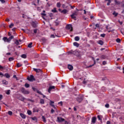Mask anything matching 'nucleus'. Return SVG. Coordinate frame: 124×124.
<instances>
[{"mask_svg": "<svg viewBox=\"0 0 124 124\" xmlns=\"http://www.w3.org/2000/svg\"><path fill=\"white\" fill-rule=\"evenodd\" d=\"M52 12L56 13V12H57V9L56 8H54L53 10H52Z\"/></svg>", "mask_w": 124, "mask_h": 124, "instance_id": "7c9ffc66", "label": "nucleus"}, {"mask_svg": "<svg viewBox=\"0 0 124 124\" xmlns=\"http://www.w3.org/2000/svg\"><path fill=\"white\" fill-rule=\"evenodd\" d=\"M83 84H87V81L84 80V81H83Z\"/></svg>", "mask_w": 124, "mask_h": 124, "instance_id": "0e129e2a", "label": "nucleus"}, {"mask_svg": "<svg viewBox=\"0 0 124 124\" xmlns=\"http://www.w3.org/2000/svg\"><path fill=\"white\" fill-rule=\"evenodd\" d=\"M33 26L34 27V28H35V27H36V24H35L34 23H33Z\"/></svg>", "mask_w": 124, "mask_h": 124, "instance_id": "e2e57ef3", "label": "nucleus"}, {"mask_svg": "<svg viewBox=\"0 0 124 124\" xmlns=\"http://www.w3.org/2000/svg\"><path fill=\"white\" fill-rule=\"evenodd\" d=\"M59 104H61V105L62 106V102H59Z\"/></svg>", "mask_w": 124, "mask_h": 124, "instance_id": "338daca9", "label": "nucleus"}, {"mask_svg": "<svg viewBox=\"0 0 124 124\" xmlns=\"http://www.w3.org/2000/svg\"><path fill=\"white\" fill-rule=\"evenodd\" d=\"M20 116L21 117V118H22V119H26V117H27L26 115L23 113H20Z\"/></svg>", "mask_w": 124, "mask_h": 124, "instance_id": "2eb2a0df", "label": "nucleus"}, {"mask_svg": "<svg viewBox=\"0 0 124 124\" xmlns=\"http://www.w3.org/2000/svg\"><path fill=\"white\" fill-rule=\"evenodd\" d=\"M0 1H1L2 3H4V2H5V1L4 0H0Z\"/></svg>", "mask_w": 124, "mask_h": 124, "instance_id": "4d7b16f0", "label": "nucleus"}, {"mask_svg": "<svg viewBox=\"0 0 124 124\" xmlns=\"http://www.w3.org/2000/svg\"><path fill=\"white\" fill-rule=\"evenodd\" d=\"M68 68L69 70H73V66L72 65L69 64L68 65Z\"/></svg>", "mask_w": 124, "mask_h": 124, "instance_id": "4468645a", "label": "nucleus"}, {"mask_svg": "<svg viewBox=\"0 0 124 124\" xmlns=\"http://www.w3.org/2000/svg\"><path fill=\"white\" fill-rule=\"evenodd\" d=\"M62 7L63 8H66L67 7H65V5L62 4Z\"/></svg>", "mask_w": 124, "mask_h": 124, "instance_id": "8fccbe9b", "label": "nucleus"}, {"mask_svg": "<svg viewBox=\"0 0 124 124\" xmlns=\"http://www.w3.org/2000/svg\"><path fill=\"white\" fill-rule=\"evenodd\" d=\"M115 5H120L121 4V1H118L117 0H114Z\"/></svg>", "mask_w": 124, "mask_h": 124, "instance_id": "9b49d317", "label": "nucleus"}, {"mask_svg": "<svg viewBox=\"0 0 124 124\" xmlns=\"http://www.w3.org/2000/svg\"><path fill=\"white\" fill-rule=\"evenodd\" d=\"M3 76H5V77L7 78H10V76L8 73L5 74Z\"/></svg>", "mask_w": 124, "mask_h": 124, "instance_id": "412c9836", "label": "nucleus"}, {"mask_svg": "<svg viewBox=\"0 0 124 124\" xmlns=\"http://www.w3.org/2000/svg\"><path fill=\"white\" fill-rule=\"evenodd\" d=\"M94 63L92 65H90L89 66L87 67V68H89L90 67H92V66H93L94 64H95V60H94V58L93 57H92Z\"/></svg>", "mask_w": 124, "mask_h": 124, "instance_id": "ddd939ff", "label": "nucleus"}, {"mask_svg": "<svg viewBox=\"0 0 124 124\" xmlns=\"http://www.w3.org/2000/svg\"><path fill=\"white\" fill-rule=\"evenodd\" d=\"M118 13H116V11H114L113 13H112V15H114L115 17H117L118 15Z\"/></svg>", "mask_w": 124, "mask_h": 124, "instance_id": "6ab92c4d", "label": "nucleus"}, {"mask_svg": "<svg viewBox=\"0 0 124 124\" xmlns=\"http://www.w3.org/2000/svg\"><path fill=\"white\" fill-rule=\"evenodd\" d=\"M57 7H61V3L60 2H58L57 4Z\"/></svg>", "mask_w": 124, "mask_h": 124, "instance_id": "58836bf2", "label": "nucleus"}, {"mask_svg": "<svg viewBox=\"0 0 124 124\" xmlns=\"http://www.w3.org/2000/svg\"><path fill=\"white\" fill-rule=\"evenodd\" d=\"M40 103H41V104H44V99H41L40 100Z\"/></svg>", "mask_w": 124, "mask_h": 124, "instance_id": "2f4dec72", "label": "nucleus"}, {"mask_svg": "<svg viewBox=\"0 0 124 124\" xmlns=\"http://www.w3.org/2000/svg\"><path fill=\"white\" fill-rule=\"evenodd\" d=\"M21 58H23V59H26L27 58V55L26 54H22L21 56Z\"/></svg>", "mask_w": 124, "mask_h": 124, "instance_id": "a878e982", "label": "nucleus"}, {"mask_svg": "<svg viewBox=\"0 0 124 124\" xmlns=\"http://www.w3.org/2000/svg\"><path fill=\"white\" fill-rule=\"evenodd\" d=\"M15 44H16V45H18L19 44V41H18V40H16Z\"/></svg>", "mask_w": 124, "mask_h": 124, "instance_id": "4c0bfd02", "label": "nucleus"}, {"mask_svg": "<svg viewBox=\"0 0 124 124\" xmlns=\"http://www.w3.org/2000/svg\"><path fill=\"white\" fill-rule=\"evenodd\" d=\"M100 58L101 59H103V60H105V59H106V56H105V55H101Z\"/></svg>", "mask_w": 124, "mask_h": 124, "instance_id": "c756f323", "label": "nucleus"}, {"mask_svg": "<svg viewBox=\"0 0 124 124\" xmlns=\"http://www.w3.org/2000/svg\"><path fill=\"white\" fill-rule=\"evenodd\" d=\"M55 26H59L60 25V22H55Z\"/></svg>", "mask_w": 124, "mask_h": 124, "instance_id": "c03bdc74", "label": "nucleus"}, {"mask_svg": "<svg viewBox=\"0 0 124 124\" xmlns=\"http://www.w3.org/2000/svg\"><path fill=\"white\" fill-rule=\"evenodd\" d=\"M3 40L4 41V42H10V39L7 38L6 37H3Z\"/></svg>", "mask_w": 124, "mask_h": 124, "instance_id": "6e6552de", "label": "nucleus"}, {"mask_svg": "<svg viewBox=\"0 0 124 124\" xmlns=\"http://www.w3.org/2000/svg\"><path fill=\"white\" fill-rule=\"evenodd\" d=\"M41 41H42L43 43H46V41H47V39H45V38H43L41 39Z\"/></svg>", "mask_w": 124, "mask_h": 124, "instance_id": "a211bd4d", "label": "nucleus"}, {"mask_svg": "<svg viewBox=\"0 0 124 124\" xmlns=\"http://www.w3.org/2000/svg\"><path fill=\"white\" fill-rule=\"evenodd\" d=\"M8 114L9 115V116H12V115H13V112H12L11 111H9L8 112Z\"/></svg>", "mask_w": 124, "mask_h": 124, "instance_id": "c85d7f7f", "label": "nucleus"}, {"mask_svg": "<svg viewBox=\"0 0 124 124\" xmlns=\"http://www.w3.org/2000/svg\"><path fill=\"white\" fill-rule=\"evenodd\" d=\"M67 12H68V10H67L66 9H64L62 11H61V13H63V14H66Z\"/></svg>", "mask_w": 124, "mask_h": 124, "instance_id": "dca6fc26", "label": "nucleus"}, {"mask_svg": "<svg viewBox=\"0 0 124 124\" xmlns=\"http://www.w3.org/2000/svg\"><path fill=\"white\" fill-rule=\"evenodd\" d=\"M14 60V58H13V57H11L9 58V62H12V61Z\"/></svg>", "mask_w": 124, "mask_h": 124, "instance_id": "c9c22d12", "label": "nucleus"}, {"mask_svg": "<svg viewBox=\"0 0 124 124\" xmlns=\"http://www.w3.org/2000/svg\"><path fill=\"white\" fill-rule=\"evenodd\" d=\"M110 3H111V2L108 1V2L107 3V5H110Z\"/></svg>", "mask_w": 124, "mask_h": 124, "instance_id": "69168bd1", "label": "nucleus"}, {"mask_svg": "<svg viewBox=\"0 0 124 124\" xmlns=\"http://www.w3.org/2000/svg\"><path fill=\"white\" fill-rule=\"evenodd\" d=\"M28 101H31V102H34V101H33V100H31V99H28Z\"/></svg>", "mask_w": 124, "mask_h": 124, "instance_id": "09e8293b", "label": "nucleus"}, {"mask_svg": "<svg viewBox=\"0 0 124 124\" xmlns=\"http://www.w3.org/2000/svg\"><path fill=\"white\" fill-rule=\"evenodd\" d=\"M77 15H78V13L75 11L71 15V17L72 18V19L76 20V16H77Z\"/></svg>", "mask_w": 124, "mask_h": 124, "instance_id": "7ed1b4c3", "label": "nucleus"}, {"mask_svg": "<svg viewBox=\"0 0 124 124\" xmlns=\"http://www.w3.org/2000/svg\"><path fill=\"white\" fill-rule=\"evenodd\" d=\"M50 37L51 38H55V35H51Z\"/></svg>", "mask_w": 124, "mask_h": 124, "instance_id": "6e6d98bb", "label": "nucleus"}, {"mask_svg": "<svg viewBox=\"0 0 124 124\" xmlns=\"http://www.w3.org/2000/svg\"><path fill=\"white\" fill-rule=\"evenodd\" d=\"M21 91L24 94H29L30 91L26 90L24 87L21 88Z\"/></svg>", "mask_w": 124, "mask_h": 124, "instance_id": "f257e3e1", "label": "nucleus"}, {"mask_svg": "<svg viewBox=\"0 0 124 124\" xmlns=\"http://www.w3.org/2000/svg\"><path fill=\"white\" fill-rule=\"evenodd\" d=\"M95 27H96V28H99V24H96L95 25Z\"/></svg>", "mask_w": 124, "mask_h": 124, "instance_id": "864d4df0", "label": "nucleus"}, {"mask_svg": "<svg viewBox=\"0 0 124 124\" xmlns=\"http://www.w3.org/2000/svg\"><path fill=\"white\" fill-rule=\"evenodd\" d=\"M6 94H10V90H8L7 91V92H6Z\"/></svg>", "mask_w": 124, "mask_h": 124, "instance_id": "ea45409f", "label": "nucleus"}, {"mask_svg": "<svg viewBox=\"0 0 124 124\" xmlns=\"http://www.w3.org/2000/svg\"><path fill=\"white\" fill-rule=\"evenodd\" d=\"M105 106V107H106V108H109V104H106Z\"/></svg>", "mask_w": 124, "mask_h": 124, "instance_id": "a18cd8bd", "label": "nucleus"}, {"mask_svg": "<svg viewBox=\"0 0 124 124\" xmlns=\"http://www.w3.org/2000/svg\"><path fill=\"white\" fill-rule=\"evenodd\" d=\"M106 35V34L105 33H103V34H101L100 35V36H101V37H105Z\"/></svg>", "mask_w": 124, "mask_h": 124, "instance_id": "a19ab883", "label": "nucleus"}, {"mask_svg": "<svg viewBox=\"0 0 124 124\" xmlns=\"http://www.w3.org/2000/svg\"><path fill=\"white\" fill-rule=\"evenodd\" d=\"M95 122H96V117H93L92 119V123L95 124Z\"/></svg>", "mask_w": 124, "mask_h": 124, "instance_id": "9d476101", "label": "nucleus"}, {"mask_svg": "<svg viewBox=\"0 0 124 124\" xmlns=\"http://www.w3.org/2000/svg\"><path fill=\"white\" fill-rule=\"evenodd\" d=\"M107 124H111V123H110L109 121H107Z\"/></svg>", "mask_w": 124, "mask_h": 124, "instance_id": "774afa93", "label": "nucleus"}, {"mask_svg": "<svg viewBox=\"0 0 124 124\" xmlns=\"http://www.w3.org/2000/svg\"><path fill=\"white\" fill-rule=\"evenodd\" d=\"M33 69L34 71H35V72H37V73L41 72V70L40 69L33 68Z\"/></svg>", "mask_w": 124, "mask_h": 124, "instance_id": "f8f14e48", "label": "nucleus"}, {"mask_svg": "<svg viewBox=\"0 0 124 124\" xmlns=\"http://www.w3.org/2000/svg\"><path fill=\"white\" fill-rule=\"evenodd\" d=\"M27 80L32 82V81H35V78H34V77L33 75H30V77L27 78Z\"/></svg>", "mask_w": 124, "mask_h": 124, "instance_id": "20e7f679", "label": "nucleus"}, {"mask_svg": "<svg viewBox=\"0 0 124 124\" xmlns=\"http://www.w3.org/2000/svg\"><path fill=\"white\" fill-rule=\"evenodd\" d=\"M97 118L98 119V120H99V121H100V120H101V119H100V116H99V115H98V116H97Z\"/></svg>", "mask_w": 124, "mask_h": 124, "instance_id": "13d9d810", "label": "nucleus"}, {"mask_svg": "<svg viewBox=\"0 0 124 124\" xmlns=\"http://www.w3.org/2000/svg\"><path fill=\"white\" fill-rule=\"evenodd\" d=\"M2 99V95H0V100H1Z\"/></svg>", "mask_w": 124, "mask_h": 124, "instance_id": "052dcab7", "label": "nucleus"}, {"mask_svg": "<svg viewBox=\"0 0 124 124\" xmlns=\"http://www.w3.org/2000/svg\"><path fill=\"white\" fill-rule=\"evenodd\" d=\"M31 120H32V121H35V122H37V118H36V117H31Z\"/></svg>", "mask_w": 124, "mask_h": 124, "instance_id": "b1692460", "label": "nucleus"}, {"mask_svg": "<svg viewBox=\"0 0 124 124\" xmlns=\"http://www.w3.org/2000/svg\"><path fill=\"white\" fill-rule=\"evenodd\" d=\"M37 93H39V94H41L42 95H43V94H42V93H41V92L40 91H38L37 92Z\"/></svg>", "mask_w": 124, "mask_h": 124, "instance_id": "de8ad7c7", "label": "nucleus"}, {"mask_svg": "<svg viewBox=\"0 0 124 124\" xmlns=\"http://www.w3.org/2000/svg\"><path fill=\"white\" fill-rule=\"evenodd\" d=\"M64 121H65L64 119H63L61 117H57V122L58 123H62V122H64Z\"/></svg>", "mask_w": 124, "mask_h": 124, "instance_id": "423d86ee", "label": "nucleus"}, {"mask_svg": "<svg viewBox=\"0 0 124 124\" xmlns=\"http://www.w3.org/2000/svg\"><path fill=\"white\" fill-rule=\"evenodd\" d=\"M116 42H117V43H120V42H121V39L119 38H117L116 40Z\"/></svg>", "mask_w": 124, "mask_h": 124, "instance_id": "f704fd0d", "label": "nucleus"}, {"mask_svg": "<svg viewBox=\"0 0 124 124\" xmlns=\"http://www.w3.org/2000/svg\"><path fill=\"white\" fill-rule=\"evenodd\" d=\"M54 101H52L51 100H50V105H51L52 107H53V108H55V106L53 104H54Z\"/></svg>", "mask_w": 124, "mask_h": 124, "instance_id": "4be33fe9", "label": "nucleus"}, {"mask_svg": "<svg viewBox=\"0 0 124 124\" xmlns=\"http://www.w3.org/2000/svg\"><path fill=\"white\" fill-rule=\"evenodd\" d=\"M77 101L79 102V103L81 102L82 100H83V96H79L77 98Z\"/></svg>", "mask_w": 124, "mask_h": 124, "instance_id": "0eeeda50", "label": "nucleus"}, {"mask_svg": "<svg viewBox=\"0 0 124 124\" xmlns=\"http://www.w3.org/2000/svg\"><path fill=\"white\" fill-rule=\"evenodd\" d=\"M32 43L31 42V43H30L28 45V47L29 48H31V47H32Z\"/></svg>", "mask_w": 124, "mask_h": 124, "instance_id": "cd10ccee", "label": "nucleus"}, {"mask_svg": "<svg viewBox=\"0 0 124 124\" xmlns=\"http://www.w3.org/2000/svg\"><path fill=\"white\" fill-rule=\"evenodd\" d=\"M12 27H14V24H13V23H12V24H11V25H9V28L10 29H12Z\"/></svg>", "mask_w": 124, "mask_h": 124, "instance_id": "e433bc0d", "label": "nucleus"}, {"mask_svg": "<svg viewBox=\"0 0 124 124\" xmlns=\"http://www.w3.org/2000/svg\"><path fill=\"white\" fill-rule=\"evenodd\" d=\"M25 87L26 88H30V84H29L28 83H25Z\"/></svg>", "mask_w": 124, "mask_h": 124, "instance_id": "72a5a7b5", "label": "nucleus"}, {"mask_svg": "<svg viewBox=\"0 0 124 124\" xmlns=\"http://www.w3.org/2000/svg\"><path fill=\"white\" fill-rule=\"evenodd\" d=\"M107 63V62H105V61L103 62V64L104 65H105V64H106Z\"/></svg>", "mask_w": 124, "mask_h": 124, "instance_id": "5fc2aeb1", "label": "nucleus"}, {"mask_svg": "<svg viewBox=\"0 0 124 124\" xmlns=\"http://www.w3.org/2000/svg\"><path fill=\"white\" fill-rule=\"evenodd\" d=\"M16 97L17 99H19V100H21V101H24L25 100V98L21 95H16Z\"/></svg>", "mask_w": 124, "mask_h": 124, "instance_id": "f03ea898", "label": "nucleus"}, {"mask_svg": "<svg viewBox=\"0 0 124 124\" xmlns=\"http://www.w3.org/2000/svg\"><path fill=\"white\" fill-rule=\"evenodd\" d=\"M42 119L43 120V121L44 122V123H46V118L44 116H42Z\"/></svg>", "mask_w": 124, "mask_h": 124, "instance_id": "bb28decb", "label": "nucleus"}, {"mask_svg": "<svg viewBox=\"0 0 124 124\" xmlns=\"http://www.w3.org/2000/svg\"><path fill=\"white\" fill-rule=\"evenodd\" d=\"M75 40L76 41H79L80 40V37L79 36H76L75 37Z\"/></svg>", "mask_w": 124, "mask_h": 124, "instance_id": "aec40b11", "label": "nucleus"}, {"mask_svg": "<svg viewBox=\"0 0 124 124\" xmlns=\"http://www.w3.org/2000/svg\"><path fill=\"white\" fill-rule=\"evenodd\" d=\"M22 64H20V63H17V67H21V66H22Z\"/></svg>", "mask_w": 124, "mask_h": 124, "instance_id": "473e14b6", "label": "nucleus"}, {"mask_svg": "<svg viewBox=\"0 0 124 124\" xmlns=\"http://www.w3.org/2000/svg\"><path fill=\"white\" fill-rule=\"evenodd\" d=\"M55 89V86H50L49 87L48 90V92L50 93H51V91H52V90Z\"/></svg>", "mask_w": 124, "mask_h": 124, "instance_id": "1a4fd4ad", "label": "nucleus"}, {"mask_svg": "<svg viewBox=\"0 0 124 124\" xmlns=\"http://www.w3.org/2000/svg\"><path fill=\"white\" fill-rule=\"evenodd\" d=\"M13 78H15V79H16L17 80H18V78L16 76V75H14Z\"/></svg>", "mask_w": 124, "mask_h": 124, "instance_id": "49530a36", "label": "nucleus"}, {"mask_svg": "<svg viewBox=\"0 0 124 124\" xmlns=\"http://www.w3.org/2000/svg\"><path fill=\"white\" fill-rule=\"evenodd\" d=\"M8 35H9V36H10L11 35V33H10V32H9L8 33Z\"/></svg>", "mask_w": 124, "mask_h": 124, "instance_id": "680f3d73", "label": "nucleus"}, {"mask_svg": "<svg viewBox=\"0 0 124 124\" xmlns=\"http://www.w3.org/2000/svg\"><path fill=\"white\" fill-rule=\"evenodd\" d=\"M55 112V110L53 109H51V113L53 114Z\"/></svg>", "mask_w": 124, "mask_h": 124, "instance_id": "603ef678", "label": "nucleus"}, {"mask_svg": "<svg viewBox=\"0 0 124 124\" xmlns=\"http://www.w3.org/2000/svg\"><path fill=\"white\" fill-rule=\"evenodd\" d=\"M97 43L98 44H100V45H103L104 43L103 42V41H102V40H99L98 41Z\"/></svg>", "mask_w": 124, "mask_h": 124, "instance_id": "f3484780", "label": "nucleus"}, {"mask_svg": "<svg viewBox=\"0 0 124 124\" xmlns=\"http://www.w3.org/2000/svg\"><path fill=\"white\" fill-rule=\"evenodd\" d=\"M27 113H28V115H31V110H28Z\"/></svg>", "mask_w": 124, "mask_h": 124, "instance_id": "79ce46f5", "label": "nucleus"}, {"mask_svg": "<svg viewBox=\"0 0 124 124\" xmlns=\"http://www.w3.org/2000/svg\"><path fill=\"white\" fill-rule=\"evenodd\" d=\"M13 38H14V36H11L9 38V39H10V41H11V39H13Z\"/></svg>", "mask_w": 124, "mask_h": 124, "instance_id": "37998d69", "label": "nucleus"}, {"mask_svg": "<svg viewBox=\"0 0 124 124\" xmlns=\"http://www.w3.org/2000/svg\"><path fill=\"white\" fill-rule=\"evenodd\" d=\"M66 29L67 30H70V31H73L72 28V25L71 24H67L66 25Z\"/></svg>", "mask_w": 124, "mask_h": 124, "instance_id": "39448f33", "label": "nucleus"}, {"mask_svg": "<svg viewBox=\"0 0 124 124\" xmlns=\"http://www.w3.org/2000/svg\"><path fill=\"white\" fill-rule=\"evenodd\" d=\"M118 22L120 23V25H122L123 24V21H121L120 20H118Z\"/></svg>", "mask_w": 124, "mask_h": 124, "instance_id": "bf43d9fd", "label": "nucleus"}, {"mask_svg": "<svg viewBox=\"0 0 124 124\" xmlns=\"http://www.w3.org/2000/svg\"><path fill=\"white\" fill-rule=\"evenodd\" d=\"M2 84H3L4 85H7L8 84V82H7V81L4 80L2 81Z\"/></svg>", "mask_w": 124, "mask_h": 124, "instance_id": "5701e85b", "label": "nucleus"}, {"mask_svg": "<svg viewBox=\"0 0 124 124\" xmlns=\"http://www.w3.org/2000/svg\"><path fill=\"white\" fill-rule=\"evenodd\" d=\"M34 33H36L37 32V29H35L33 31Z\"/></svg>", "mask_w": 124, "mask_h": 124, "instance_id": "3c124183", "label": "nucleus"}, {"mask_svg": "<svg viewBox=\"0 0 124 124\" xmlns=\"http://www.w3.org/2000/svg\"><path fill=\"white\" fill-rule=\"evenodd\" d=\"M73 44H74V46H76L77 47H79V44H78V43H77V42H74V43H73Z\"/></svg>", "mask_w": 124, "mask_h": 124, "instance_id": "393cba45", "label": "nucleus"}]
</instances>
